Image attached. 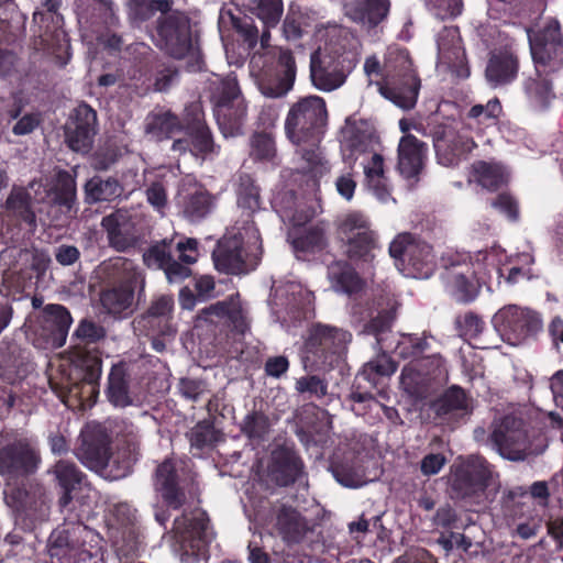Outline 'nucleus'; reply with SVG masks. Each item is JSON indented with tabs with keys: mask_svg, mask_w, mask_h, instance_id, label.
Returning a JSON list of instances; mask_svg holds the SVG:
<instances>
[{
	"mask_svg": "<svg viewBox=\"0 0 563 563\" xmlns=\"http://www.w3.org/2000/svg\"><path fill=\"white\" fill-rule=\"evenodd\" d=\"M251 155L256 159H271L276 148L273 139L266 133H256L251 140Z\"/></svg>",
	"mask_w": 563,
	"mask_h": 563,
	"instance_id": "60",
	"label": "nucleus"
},
{
	"mask_svg": "<svg viewBox=\"0 0 563 563\" xmlns=\"http://www.w3.org/2000/svg\"><path fill=\"white\" fill-rule=\"evenodd\" d=\"M518 58L509 51L493 53L488 59L485 76L493 87L507 85L518 73Z\"/></svg>",
	"mask_w": 563,
	"mask_h": 563,
	"instance_id": "29",
	"label": "nucleus"
},
{
	"mask_svg": "<svg viewBox=\"0 0 563 563\" xmlns=\"http://www.w3.org/2000/svg\"><path fill=\"white\" fill-rule=\"evenodd\" d=\"M98 276L113 285H140L144 286V278L133 261L114 256L101 262L97 267Z\"/></svg>",
	"mask_w": 563,
	"mask_h": 563,
	"instance_id": "24",
	"label": "nucleus"
},
{
	"mask_svg": "<svg viewBox=\"0 0 563 563\" xmlns=\"http://www.w3.org/2000/svg\"><path fill=\"white\" fill-rule=\"evenodd\" d=\"M420 80L411 74L404 78L402 86L380 85L379 92L404 110H410L416 106Z\"/></svg>",
	"mask_w": 563,
	"mask_h": 563,
	"instance_id": "35",
	"label": "nucleus"
},
{
	"mask_svg": "<svg viewBox=\"0 0 563 563\" xmlns=\"http://www.w3.org/2000/svg\"><path fill=\"white\" fill-rule=\"evenodd\" d=\"M531 54L537 64L553 67L563 63V46L558 21L550 22L541 33L529 37Z\"/></svg>",
	"mask_w": 563,
	"mask_h": 563,
	"instance_id": "19",
	"label": "nucleus"
},
{
	"mask_svg": "<svg viewBox=\"0 0 563 563\" xmlns=\"http://www.w3.org/2000/svg\"><path fill=\"white\" fill-rule=\"evenodd\" d=\"M197 319L211 323L225 320L239 333H244L249 327L239 295L231 296L227 300L218 301L201 309L197 314Z\"/></svg>",
	"mask_w": 563,
	"mask_h": 563,
	"instance_id": "25",
	"label": "nucleus"
},
{
	"mask_svg": "<svg viewBox=\"0 0 563 563\" xmlns=\"http://www.w3.org/2000/svg\"><path fill=\"white\" fill-rule=\"evenodd\" d=\"M249 10L257 16L267 29H274L280 22L284 13L282 0H252Z\"/></svg>",
	"mask_w": 563,
	"mask_h": 563,
	"instance_id": "45",
	"label": "nucleus"
},
{
	"mask_svg": "<svg viewBox=\"0 0 563 563\" xmlns=\"http://www.w3.org/2000/svg\"><path fill=\"white\" fill-rule=\"evenodd\" d=\"M190 446L196 450H205L213 448L218 442L223 440V434L217 430L209 420L198 422L187 432Z\"/></svg>",
	"mask_w": 563,
	"mask_h": 563,
	"instance_id": "44",
	"label": "nucleus"
},
{
	"mask_svg": "<svg viewBox=\"0 0 563 563\" xmlns=\"http://www.w3.org/2000/svg\"><path fill=\"white\" fill-rule=\"evenodd\" d=\"M33 197L27 188L13 186L8 195L4 208L13 218L23 221L32 230L37 227L36 214L32 206Z\"/></svg>",
	"mask_w": 563,
	"mask_h": 563,
	"instance_id": "32",
	"label": "nucleus"
},
{
	"mask_svg": "<svg viewBox=\"0 0 563 563\" xmlns=\"http://www.w3.org/2000/svg\"><path fill=\"white\" fill-rule=\"evenodd\" d=\"M328 112L321 97L308 96L291 104L285 120L287 137L296 145L320 141Z\"/></svg>",
	"mask_w": 563,
	"mask_h": 563,
	"instance_id": "3",
	"label": "nucleus"
},
{
	"mask_svg": "<svg viewBox=\"0 0 563 563\" xmlns=\"http://www.w3.org/2000/svg\"><path fill=\"white\" fill-rule=\"evenodd\" d=\"M43 311L46 316V322L49 324L52 333L55 335L57 346H63L73 323L70 312L66 307L57 303L46 305Z\"/></svg>",
	"mask_w": 563,
	"mask_h": 563,
	"instance_id": "42",
	"label": "nucleus"
},
{
	"mask_svg": "<svg viewBox=\"0 0 563 563\" xmlns=\"http://www.w3.org/2000/svg\"><path fill=\"white\" fill-rule=\"evenodd\" d=\"M324 244L323 230L318 227H311L306 230L301 235L292 241L294 249L297 251H313L320 249Z\"/></svg>",
	"mask_w": 563,
	"mask_h": 563,
	"instance_id": "58",
	"label": "nucleus"
},
{
	"mask_svg": "<svg viewBox=\"0 0 563 563\" xmlns=\"http://www.w3.org/2000/svg\"><path fill=\"white\" fill-rule=\"evenodd\" d=\"M341 240L346 243L350 258L367 260L375 247V239L366 218L360 212L344 217L339 227Z\"/></svg>",
	"mask_w": 563,
	"mask_h": 563,
	"instance_id": "13",
	"label": "nucleus"
},
{
	"mask_svg": "<svg viewBox=\"0 0 563 563\" xmlns=\"http://www.w3.org/2000/svg\"><path fill=\"white\" fill-rule=\"evenodd\" d=\"M97 112L87 103L74 109L65 124V142L75 152L88 153L97 132Z\"/></svg>",
	"mask_w": 563,
	"mask_h": 563,
	"instance_id": "12",
	"label": "nucleus"
},
{
	"mask_svg": "<svg viewBox=\"0 0 563 563\" xmlns=\"http://www.w3.org/2000/svg\"><path fill=\"white\" fill-rule=\"evenodd\" d=\"M342 133L343 146L349 152L350 158L357 161L375 151L377 137L373 125L366 120L349 118Z\"/></svg>",
	"mask_w": 563,
	"mask_h": 563,
	"instance_id": "23",
	"label": "nucleus"
},
{
	"mask_svg": "<svg viewBox=\"0 0 563 563\" xmlns=\"http://www.w3.org/2000/svg\"><path fill=\"white\" fill-rule=\"evenodd\" d=\"M224 234L212 252L218 272L243 275L254 271L260 262L258 232L253 227Z\"/></svg>",
	"mask_w": 563,
	"mask_h": 563,
	"instance_id": "1",
	"label": "nucleus"
},
{
	"mask_svg": "<svg viewBox=\"0 0 563 563\" xmlns=\"http://www.w3.org/2000/svg\"><path fill=\"white\" fill-rule=\"evenodd\" d=\"M82 533H87L86 527L53 531L47 545L51 558H56L58 560L75 559L81 547L79 538Z\"/></svg>",
	"mask_w": 563,
	"mask_h": 563,
	"instance_id": "30",
	"label": "nucleus"
},
{
	"mask_svg": "<svg viewBox=\"0 0 563 563\" xmlns=\"http://www.w3.org/2000/svg\"><path fill=\"white\" fill-rule=\"evenodd\" d=\"M294 87V82L284 77L283 74L275 71L265 75L258 81L260 91L267 98H282L286 96Z\"/></svg>",
	"mask_w": 563,
	"mask_h": 563,
	"instance_id": "51",
	"label": "nucleus"
},
{
	"mask_svg": "<svg viewBox=\"0 0 563 563\" xmlns=\"http://www.w3.org/2000/svg\"><path fill=\"white\" fill-rule=\"evenodd\" d=\"M233 29L243 37L250 48H254L258 41V30L249 18L231 16Z\"/></svg>",
	"mask_w": 563,
	"mask_h": 563,
	"instance_id": "63",
	"label": "nucleus"
},
{
	"mask_svg": "<svg viewBox=\"0 0 563 563\" xmlns=\"http://www.w3.org/2000/svg\"><path fill=\"white\" fill-rule=\"evenodd\" d=\"M187 135L191 141L194 154L212 151L213 142L209 129L200 121L188 128Z\"/></svg>",
	"mask_w": 563,
	"mask_h": 563,
	"instance_id": "55",
	"label": "nucleus"
},
{
	"mask_svg": "<svg viewBox=\"0 0 563 563\" xmlns=\"http://www.w3.org/2000/svg\"><path fill=\"white\" fill-rule=\"evenodd\" d=\"M181 129L178 117L169 110L152 111L145 119V134L156 141L169 139Z\"/></svg>",
	"mask_w": 563,
	"mask_h": 563,
	"instance_id": "33",
	"label": "nucleus"
},
{
	"mask_svg": "<svg viewBox=\"0 0 563 563\" xmlns=\"http://www.w3.org/2000/svg\"><path fill=\"white\" fill-rule=\"evenodd\" d=\"M454 129L446 125H437L432 132L433 146L439 162L444 166L454 165V155L449 154Z\"/></svg>",
	"mask_w": 563,
	"mask_h": 563,
	"instance_id": "50",
	"label": "nucleus"
},
{
	"mask_svg": "<svg viewBox=\"0 0 563 563\" xmlns=\"http://www.w3.org/2000/svg\"><path fill=\"white\" fill-rule=\"evenodd\" d=\"M390 10V0H344V15L366 31L383 23Z\"/></svg>",
	"mask_w": 563,
	"mask_h": 563,
	"instance_id": "20",
	"label": "nucleus"
},
{
	"mask_svg": "<svg viewBox=\"0 0 563 563\" xmlns=\"http://www.w3.org/2000/svg\"><path fill=\"white\" fill-rule=\"evenodd\" d=\"M492 475L489 464L485 460L475 459L453 475L451 483L453 496L471 504H482Z\"/></svg>",
	"mask_w": 563,
	"mask_h": 563,
	"instance_id": "6",
	"label": "nucleus"
},
{
	"mask_svg": "<svg viewBox=\"0 0 563 563\" xmlns=\"http://www.w3.org/2000/svg\"><path fill=\"white\" fill-rule=\"evenodd\" d=\"M303 468L299 455L292 449L280 445L271 453L267 474L277 486L287 487L300 479Z\"/></svg>",
	"mask_w": 563,
	"mask_h": 563,
	"instance_id": "17",
	"label": "nucleus"
},
{
	"mask_svg": "<svg viewBox=\"0 0 563 563\" xmlns=\"http://www.w3.org/2000/svg\"><path fill=\"white\" fill-rule=\"evenodd\" d=\"M3 113L2 120L11 123L16 120L12 126V132L16 136L31 134L41 123L38 114L25 113L21 115L22 107L16 101H2Z\"/></svg>",
	"mask_w": 563,
	"mask_h": 563,
	"instance_id": "41",
	"label": "nucleus"
},
{
	"mask_svg": "<svg viewBox=\"0 0 563 563\" xmlns=\"http://www.w3.org/2000/svg\"><path fill=\"white\" fill-rule=\"evenodd\" d=\"M269 419L261 411L249 412L240 424L241 432L251 441H262L269 432Z\"/></svg>",
	"mask_w": 563,
	"mask_h": 563,
	"instance_id": "47",
	"label": "nucleus"
},
{
	"mask_svg": "<svg viewBox=\"0 0 563 563\" xmlns=\"http://www.w3.org/2000/svg\"><path fill=\"white\" fill-rule=\"evenodd\" d=\"M168 247L169 243L166 241L151 246L143 255L144 263L148 267H157L164 269L173 258Z\"/></svg>",
	"mask_w": 563,
	"mask_h": 563,
	"instance_id": "59",
	"label": "nucleus"
},
{
	"mask_svg": "<svg viewBox=\"0 0 563 563\" xmlns=\"http://www.w3.org/2000/svg\"><path fill=\"white\" fill-rule=\"evenodd\" d=\"M41 461L38 452L25 439L0 449V476L8 483L33 474Z\"/></svg>",
	"mask_w": 563,
	"mask_h": 563,
	"instance_id": "11",
	"label": "nucleus"
},
{
	"mask_svg": "<svg viewBox=\"0 0 563 563\" xmlns=\"http://www.w3.org/2000/svg\"><path fill=\"white\" fill-rule=\"evenodd\" d=\"M493 321L505 340L512 345L522 343L541 329V320L536 312L515 305L500 309Z\"/></svg>",
	"mask_w": 563,
	"mask_h": 563,
	"instance_id": "8",
	"label": "nucleus"
},
{
	"mask_svg": "<svg viewBox=\"0 0 563 563\" xmlns=\"http://www.w3.org/2000/svg\"><path fill=\"white\" fill-rule=\"evenodd\" d=\"M437 340L431 334L423 332L421 335L408 333L401 334V339L397 344L398 355L404 358H413V361L427 358L434 353Z\"/></svg>",
	"mask_w": 563,
	"mask_h": 563,
	"instance_id": "37",
	"label": "nucleus"
},
{
	"mask_svg": "<svg viewBox=\"0 0 563 563\" xmlns=\"http://www.w3.org/2000/svg\"><path fill=\"white\" fill-rule=\"evenodd\" d=\"M475 180L488 190H497L507 183V175L504 167L498 163L484 161L475 162L472 165Z\"/></svg>",
	"mask_w": 563,
	"mask_h": 563,
	"instance_id": "43",
	"label": "nucleus"
},
{
	"mask_svg": "<svg viewBox=\"0 0 563 563\" xmlns=\"http://www.w3.org/2000/svg\"><path fill=\"white\" fill-rule=\"evenodd\" d=\"M86 192L93 201H111L122 194V187L115 178L93 177L87 181Z\"/></svg>",
	"mask_w": 563,
	"mask_h": 563,
	"instance_id": "46",
	"label": "nucleus"
},
{
	"mask_svg": "<svg viewBox=\"0 0 563 563\" xmlns=\"http://www.w3.org/2000/svg\"><path fill=\"white\" fill-rule=\"evenodd\" d=\"M393 321L394 316L391 313H379L365 325L364 332L375 335L376 345H380L383 342L382 334H384L386 331L390 329Z\"/></svg>",
	"mask_w": 563,
	"mask_h": 563,
	"instance_id": "64",
	"label": "nucleus"
},
{
	"mask_svg": "<svg viewBox=\"0 0 563 563\" xmlns=\"http://www.w3.org/2000/svg\"><path fill=\"white\" fill-rule=\"evenodd\" d=\"M378 353L375 358L368 361L362 371V376L368 380H373V375L390 376L397 371V363L382 350V344L377 345Z\"/></svg>",
	"mask_w": 563,
	"mask_h": 563,
	"instance_id": "48",
	"label": "nucleus"
},
{
	"mask_svg": "<svg viewBox=\"0 0 563 563\" xmlns=\"http://www.w3.org/2000/svg\"><path fill=\"white\" fill-rule=\"evenodd\" d=\"M362 157L361 164L368 188L379 200H386L389 197V191L385 183L384 157L375 151Z\"/></svg>",
	"mask_w": 563,
	"mask_h": 563,
	"instance_id": "36",
	"label": "nucleus"
},
{
	"mask_svg": "<svg viewBox=\"0 0 563 563\" xmlns=\"http://www.w3.org/2000/svg\"><path fill=\"white\" fill-rule=\"evenodd\" d=\"M208 526L209 519L203 512L191 519L181 517L175 520L174 529L183 551L181 561L194 563L198 559L207 543Z\"/></svg>",
	"mask_w": 563,
	"mask_h": 563,
	"instance_id": "14",
	"label": "nucleus"
},
{
	"mask_svg": "<svg viewBox=\"0 0 563 563\" xmlns=\"http://www.w3.org/2000/svg\"><path fill=\"white\" fill-rule=\"evenodd\" d=\"M427 146L412 134H405L398 145V170L407 178H416L423 168Z\"/></svg>",
	"mask_w": 563,
	"mask_h": 563,
	"instance_id": "26",
	"label": "nucleus"
},
{
	"mask_svg": "<svg viewBox=\"0 0 563 563\" xmlns=\"http://www.w3.org/2000/svg\"><path fill=\"white\" fill-rule=\"evenodd\" d=\"M80 445L76 456L92 471L103 472L109 465L110 439L101 426H88L80 434Z\"/></svg>",
	"mask_w": 563,
	"mask_h": 563,
	"instance_id": "15",
	"label": "nucleus"
},
{
	"mask_svg": "<svg viewBox=\"0 0 563 563\" xmlns=\"http://www.w3.org/2000/svg\"><path fill=\"white\" fill-rule=\"evenodd\" d=\"M488 440L503 459L511 462H522L545 449L532 445L525 421L515 415H506L496 422Z\"/></svg>",
	"mask_w": 563,
	"mask_h": 563,
	"instance_id": "4",
	"label": "nucleus"
},
{
	"mask_svg": "<svg viewBox=\"0 0 563 563\" xmlns=\"http://www.w3.org/2000/svg\"><path fill=\"white\" fill-rule=\"evenodd\" d=\"M140 455V445L135 442H126L118 453V457L121 459L119 461V470L118 473L114 474V477H123L130 473L133 464L137 461Z\"/></svg>",
	"mask_w": 563,
	"mask_h": 563,
	"instance_id": "61",
	"label": "nucleus"
},
{
	"mask_svg": "<svg viewBox=\"0 0 563 563\" xmlns=\"http://www.w3.org/2000/svg\"><path fill=\"white\" fill-rule=\"evenodd\" d=\"M430 408L437 418L452 422L471 416L474 400L462 387L452 385L431 402Z\"/></svg>",
	"mask_w": 563,
	"mask_h": 563,
	"instance_id": "18",
	"label": "nucleus"
},
{
	"mask_svg": "<svg viewBox=\"0 0 563 563\" xmlns=\"http://www.w3.org/2000/svg\"><path fill=\"white\" fill-rule=\"evenodd\" d=\"M240 207L254 212L260 208V190L250 175H241L238 189Z\"/></svg>",
	"mask_w": 563,
	"mask_h": 563,
	"instance_id": "53",
	"label": "nucleus"
},
{
	"mask_svg": "<svg viewBox=\"0 0 563 563\" xmlns=\"http://www.w3.org/2000/svg\"><path fill=\"white\" fill-rule=\"evenodd\" d=\"M52 473L63 489H76L84 479V474L73 463L59 460L53 467Z\"/></svg>",
	"mask_w": 563,
	"mask_h": 563,
	"instance_id": "49",
	"label": "nucleus"
},
{
	"mask_svg": "<svg viewBox=\"0 0 563 563\" xmlns=\"http://www.w3.org/2000/svg\"><path fill=\"white\" fill-rule=\"evenodd\" d=\"M444 360L440 353H432L427 358L412 361L401 371L400 384L406 393L417 398L426 397L432 382L443 373Z\"/></svg>",
	"mask_w": 563,
	"mask_h": 563,
	"instance_id": "9",
	"label": "nucleus"
},
{
	"mask_svg": "<svg viewBox=\"0 0 563 563\" xmlns=\"http://www.w3.org/2000/svg\"><path fill=\"white\" fill-rule=\"evenodd\" d=\"M156 31L163 48L174 58H184L192 49L190 21L184 13L161 16Z\"/></svg>",
	"mask_w": 563,
	"mask_h": 563,
	"instance_id": "10",
	"label": "nucleus"
},
{
	"mask_svg": "<svg viewBox=\"0 0 563 563\" xmlns=\"http://www.w3.org/2000/svg\"><path fill=\"white\" fill-rule=\"evenodd\" d=\"M310 78L317 89L330 92L345 82L346 75L332 56L318 48L310 55Z\"/></svg>",
	"mask_w": 563,
	"mask_h": 563,
	"instance_id": "21",
	"label": "nucleus"
},
{
	"mask_svg": "<svg viewBox=\"0 0 563 563\" xmlns=\"http://www.w3.org/2000/svg\"><path fill=\"white\" fill-rule=\"evenodd\" d=\"M170 0H129L126 3L128 20L132 25H141L151 20L157 12L167 15L172 11Z\"/></svg>",
	"mask_w": 563,
	"mask_h": 563,
	"instance_id": "39",
	"label": "nucleus"
},
{
	"mask_svg": "<svg viewBox=\"0 0 563 563\" xmlns=\"http://www.w3.org/2000/svg\"><path fill=\"white\" fill-rule=\"evenodd\" d=\"M295 389L301 395L320 399L328 394V384L317 375H307L296 380Z\"/></svg>",
	"mask_w": 563,
	"mask_h": 563,
	"instance_id": "57",
	"label": "nucleus"
},
{
	"mask_svg": "<svg viewBox=\"0 0 563 563\" xmlns=\"http://www.w3.org/2000/svg\"><path fill=\"white\" fill-rule=\"evenodd\" d=\"M48 214L53 221L70 220L77 213L76 181L66 170L57 173L53 187L46 190Z\"/></svg>",
	"mask_w": 563,
	"mask_h": 563,
	"instance_id": "16",
	"label": "nucleus"
},
{
	"mask_svg": "<svg viewBox=\"0 0 563 563\" xmlns=\"http://www.w3.org/2000/svg\"><path fill=\"white\" fill-rule=\"evenodd\" d=\"M139 285H113L100 294V302L108 313L120 316L134 303V292Z\"/></svg>",
	"mask_w": 563,
	"mask_h": 563,
	"instance_id": "38",
	"label": "nucleus"
},
{
	"mask_svg": "<svg viewBox=\"0 0 563 563\" xmlns=\"http://www.w3.org/2000/svg\"><path fill=\"white\" fill-rule=\"evenodd\" d=\"M216 117L224 134L233 135L240 130L246 107L234 78L222 80L213 95Z\"/></svg>",
	"mask_w": 563,
	"mask_h": 563,
	"instance_id": "7",
	"label": "nucleus"
},
{
	"mask_svg": "<svg viewBox=\"0 0 563 563\" xmlns=\"http://www.w3.org/2000/svg\"><path fill=\"white\" fill-rule=\"evenodd\" d=\"M276 530L288 545L300 543L311 531L308 521L291 506L282 505L276 514Z\"/></svg>",
	"mask_w": 563,
	"mask_h": 563,
	"instance_id": "28",
	"label": "nucleus"
},
{
	"mask_svg": "<svg viewBox=\"0 0 563 563\" xmlns=\"http://www.w3.org/2000/svg\"><path fill=\"white\" fill-rule=\"evenodd\" d=\"M154 485L169 507L178 509L186 503V494L179 486L176 467L172 460H165L157 466Z\"/></svg>",
	"mask_w": 563,
	"mask_h": 563,
	"instance_id": "27",
	"label": "nucleus"
},
{
	"mask_svg": "<svg viewBox=\"0 0 563 563\" xmlns=\"http://www.w3.org/2000/svg\"><path fill=\"white\" fill-rule=\"evenodd\" d=\"M449 272V278L456 290L459 300L468 302L472 301L478 294L477 285L471 279L473 272L470 263L463 260L462 263L450 262L444 264Z\"/></svg>",
	"mask_w": 563,
	"mask_h": 563,
	"instance_id": "34",
	"label": "nucleus"
},
{
	"mask_svg": "<svg viewBox=\"0 0 563 563\" xmlns=\"http://www.w3.org/2000/svg\"><path fill=\"white\" fill-rule=\"evenodd\" d=\"M106 334L102 325L88 319H82L75 331V335L87 343L99 342L106 338Z\"/></svg>",
	"mask_w": 563,
	"mask_h": 563,
	"instance_id": "62",
	"label": "nucleus"
},
{
	"mask_svg": "<svg viewBox=\"0 0 563 563\" xmlns=\"http://www.w3.org/2000/svg\"><path fill=\"white\" fill-rule=\"evenodd\" d=\"M130 383L131 375L128 363L114 364L109 373L107 387V396L112 405L123 408L132 404Z\"/></svg>",
	"mask_w": 563,
	"mask_h": 563,
	"instance_id": "31",
	"label": "nucleus"
},
{
	"mask_svg": "<svg viewBox=\"0 0 563 563\" xmlns=\"http://www.w3.org/2000/svg\"><path fill=\"white\" fill-rule=\"evenodd\" d=\"M319 141H309L310 146L308 148L300 150V156L305 165L301 169L303 173H310L313 176L321 175L327 170L325 162L322 154L317 145Z\"/></svg>",
	"mask_w": 563,
	"mask_h": 563,
	"instance_id": "54",
	"label": "nucleus"
},
{
	"mask_svg": "<svg viewBox=\"0 0 563 563\" xmlns=\"http://www.w3.org/2000/svg\"><path fill=\"white\" fill-rule=\"evenodd\" d=\"M332 288L338 292L355 294L362 288V280L355 271L344 262H334L328 268Z\"/></svg>",
	"mask_w": 563,
	"mask_h": 563,
	"instance_id": "40",
	"label": "nucleus"
},
{
	"mask_svg": "<svg viewBox=\"0 0 563 563\" xmlns=\"http://www.w3.org/2000/svg\"><path fill=\"white\" fill-rule=\"evenodd\" d=\"M389 253L397 268L407 277L428 278L433 269L431 246L402 233L390 243Z\"/></svg>",
	"mask_w": 563,
	"mask_h": 563,
	"instance_id": "5",
	"label": "nucleus"
},
{
	"mask_svg": "<svg viewBox=\"0 0 563 563\" xmlns=\"http://www.w3.org/2000/svg\"><path fill=\"white\" fill-rule=\"evenodd\" d=\"M350 341L351 333L341 328L322 323L312 324L307 331L303 344V368L307 372L330 371Z\"/></svg>",
	"mask_w": 563,
	"mask_h": 563,
	"instance_id": "2",
	"label": "nucleus"
},
{
	"mask_svg": "<svg viewBox=\"0 0 563 563\" xmlns=\"http://www.w3.org/2000/svg\"><path fill=\"white\" fill-rule=\"evenodd\" d=\"M212 208L211 197L203 191L188 196L184 206V216L191 222L203 219Z\"/></svg>",
	"mask_w": 563,
	"mask_h": 563,
	"instance_id": "52",
	"label": "nucleus"
},
{
	"mask_svg": "<svg viewBox=\"0 0 563 563\" xmlns=\"http://www.w3.org/2000/svg\"><path fill=\"white\" fill-rule=\"evenodd\" d=\"M331 472L334 478L344 487L357 488L366 483L364 475L349 464H333Z\"/></svg>",
	"mask_w": 563,
	"mask_h": 563,
	"instance_id": "56",
	"label": "nucleus"
},
{
	"mask_svg": "<svg viewBox=\"0 0 563 563\" xmlns=\"http://www.w3.org/2000/svg\"><path fill=\"white\" fill-rule=\"evenodd\" d=\"M110 247L117 252H125L137 243L134 223L128 211L117 210L101 220Z\"/></svg>",
	"mask_w": 563,
	"mask_h": 563,
	"instance_id": "22",
	"label": "nucleus"
}]
</instances>
